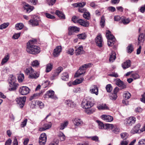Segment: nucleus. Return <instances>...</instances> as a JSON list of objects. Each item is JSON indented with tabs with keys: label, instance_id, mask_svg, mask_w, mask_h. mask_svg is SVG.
I'll use <instances>...</instances> for the list:
<instances>
[{
	"label": "nucleus",
	"instance_id": "f257e3e1",
	"mask_svg": "<svg viewBox=\"0 0 145 145\" xmlns=\"http://www.w3.org/2000/svg\"><path fill=\"white\" fill-rule=\"evenodd\" d=\"M36 42V40L34 39L30 40L27 43L26 50L28 53L33 54H36L40 52V48L34 45Z\"/></svg>",
	"mask_w": 145,
	"mask_h": 145
},
{
	"label": "nucleus",
	"instance_id": "f03ea898",
	"mask_svg": "<svg viewBox=\"0 0 145 145\" xmlns=\"http://www.w3.org/2000/svg\"><path fill=\"white\" fill-rule=\"evenodd\" d=\"M94 104L93 99L88 97L83 99L82 103V106L84 108L88 109L93 106Z\"/></svg>",
	"mask_w": 145,
	"mask_h": 145
},
{
	"label": "nucleus",
	"instance_id": "7ed1b4c3",
	"mask_svg": "<svg viewBox=\"0 0 145 145\" xmlns=\"http://www.w3.org/2000/svg\"><path fill=\"white\" fill-rule=\"evenodd\" d=\"M106 37L108 39V46H112L115 43V39L111 34L110 32L107 30L106 32Z\"/></svg>",
	"mask_w": 145,
	"mask_h": 145
},
{
	"label": "nucleus",
	"instance_id": "20e7f679",
	"mask_svg": "<svg viewBox=\"0 0 145 145\" xmlns=\"http://www.w3.org/2000/svg\"><path fill=\"white\" fill-rule=\"evenodd\" d=\"M97 122L98 123L99 127L100 129H108L110 128L112 129L114 127V125L113 124H104L103 122L99 120H97Z\"/></svg>",
	"mask_w": 145,
	"mask_h": 145
},
{
	"label": "nucleus",
	"instance_id": "39448f33",
	"mask_svg": "<svg viewBox=\"0 0 145 145\" xmlns=\"http://www.w3.org/2000/svg\"><path fill=\"white\" fill-rule=\"evenodd\" d=\"M44 98H50L54 100H56L58 99L57 97L54 95V92L52 90L48 91L44 95Z\"/></svg>",
	"mask_w": 145,
	"mask_h": 145
},
{
	"label": "nucleus",
	"instance_id": "423d86ee",
	"mask_svg": "<svg viewBox=\"0 0 145 145\" xmlns=\"http://www.w3.org/2000/svg\"><path fill=\"white\" fill-rule=\"evenodd\" d=\"M26 99V97L24 96L17 98L16 99V101L17 103L19 105L20 107L22 108L25 105Z\"/></svg>",
	"mask_w": 145,
	"mask_h": 145
},
{
	"label": "nucleus",
	"instance_id": "0eeeda50",
	"mask_svg": "<svg viewBox=\"0 0 145 145\" xmlns=\"http://www.w3.org/2000/svg\"><path fill=\"white\" fill-rule=\"evenodd\" d=\"M68 35H72L74 33H77L80 31V28L76 26H70L68 29Z\"/></svg>",
	"mask_w": 145,
	"mask_h": 145
},
{
	"label": "nucleus",
	"instance_id": "6e6552de",
	"mask_svg": "<svg viewBox=\"0 0 145 145\" xmlns=\"http://www.w3.org/2000/svg\"><path fill=\"white\" fill-rule=\"evenodd\" d=\"M30 91V89L26 86H22L20 88L19 91L22 95H24L29 93Z\"/></svg>",
	"mask_w": 145,
	"mask_h": 145
},
{
	"label": "nucleus",
	"instance_id": "1a4fd4ad",
	"mask_svg": "<svg viewBox=\"0 0 145 145\" xmlns=\"http://www.w3.org/2000/svg\"><path fill=\"white\" fill-rule=\"evenodd\" d=\"M47 137L45 133H42L40 136L39 142L40 145H44L46 141Z\"/></svg>",
	"mask_w": 145,
	"mask_h": 145
},
{
	"label": "nucleus",
	"instance_id": "9d476101",
	"mask_svg": "<svg viewBox=\"0 0 145 145\" xmlns=\"http://www.w3.org/2000/svg\"><path fill=\"white\" fill-rule=\"evenodd\" d=\"M125 123L127 126H131L134 124L136 121V118L133 116H131L127 118Z\"/></svg>",
	"mask_w": 145,
	"mask_h": 145
},
{
	"label": "nucleus",
	"instance_id": "9b49d317",
	"mask_svg": "<svg viewBox=\"0 0 145 145\" xmlns=\"http://www.w3.org/2000/svg\"><path fill=\"white\" fill-rule=\"evenodd\" d=\"M95 41L96 44L99 47L103 46V40L101 34H99L95 39Z\"/></svg>",
	"mask_w": 145,
	"mask_h": 145
},
{
	"label": "nucleus",
	"instance_id": "f8f14e48",
	"mask_svg": "<svg viewBox=\"0 0 145 145\" xmlns=\"http://www.w3.org/2000/svg\"><path fill=\"white\" fill-rule=\"evenodd\" d=\"M62 47L61 46H57L54 50L53 54L55 57L58 56L60 54L62 50Z\"/></svg>",
	"mask_w": 145,
	"mask_h": 145
},
{
	"label": "nucleus",
	"instance_id": "ddd939ff",
	"mask_svg": "<svg viewBox=\"0 0 145 145\" xmlns=\"http://www.w3.org/2000/svg\"><path fill=\"white\" fill-rule=\"evenodd\" d=\"M86 70L82 67H80L79 69L76 71L74 74V77H78L80 75L85 74L86 72Z\"/></svg>",
	"mask_w": 145,
	"mask_h": 145
},
{
	"label": "nucleus",
	"instance_id": "4468645a",
	"mask_svg": "<svg viewBox=\"0 0 145 145\" xmlns=\"http://www.w3.org/2000/svg\"><path fill=\"white\" fill-rule=\"evenodd\" d=\"M9 90L10 91L16 90L18 86V84L16 82H9Z\"/></svg>",
	"mask_w": 145,
	"mask_h": 145
},
{
	"label": "nucleus",
	"instance_id": "2eb2a0df",
	"mask_svg": "<svg viewBox=\"0 0 145 145\" xmlns=\"http://www.w3.org/2000/svg\"><path fill=\"white\" fill-rule=\"evenodd\" d=\"M24 10H26V12L29 13L32 11L34 9L33 6H31L28 4H26L23 7Z\"/></svg>",
	"mask_w": 145,
	"mask_h": 145
},
{
	"label": "nucleus",
	"instance_id": "dca6fc26",
	"mask_svg": "<svg viewBox=\"0 0 145 145\" xmlns=\"http://www.w3.org/2000/svg\"><path fill=\"white\" fill-rule=\"evenodd\" d=\"M101 117L102 119L106 122H111L113 120V117L109 115H103Z\"/></svg>",
	"mask_w": 145,
	"mask_h": 145
},
{
	"label": "nucleus",
	"instance_id": "f3484780",
	"mask_svg": "<svg viewBox=\"0 0 145 145\" xmlns=\"http://www.w3.org/2000/svg\"><path fill=\"white\" fill-rule=\"evenodd\" d=\"M145 40V37L142 33H140L138 39V45H141L143 44Z\"/></svg>",
	"mask_w": 145,
	"mask_h": 145
},
{
	"label": "nucleus",
	"instance_id": "a211bd4d",
	"mask_svg": "<svg viewBox=\"0 0 145 145\" xmlns=\"http://www.w3.org/2000/svg\"><path fill=\"white\" fill-rule=\"evenodd\" d=\"M34 69L31 67L27 68L25 71V73L27 75L29 74V77H34V76L32 74Z\"/></svg>",
	"mask_w": 145,
	"mask_h": 145
},
{
	"label": "nucleus",
	"instance_id": "6ab92c4d",
	"mask_svg": "<svg viewBox=\"0 0 145 145\" xmlns=\"http://www.w3.org/2000/svg\"><path fill=\"white\" fill-rule=\"evenodd\" d=\"M84 52L83 47L80 46L76 48L75 52V54L76 56H77L82 54Z\"/></svg>",
	"mask_w": 145,
	"mask_h": 145
},
{
	"label": "nucleus",
	"instance_id": "aec40b11",
	"mask_svg": "<svg viewBox=\"0 0 145 145\" xmlns=\"http://www.w3.org/2000/svg\"><path fill=\"white\" fill-rule=\"evenodd\" d=\"M73 122L75 126H81L82 123V121L79 118H75L73 120Z\"/></svg>",
	"mask_w": 145,
	"mask_h": 145
},
{
	"label": "nucleus",
	"instance_id": "412c9836",
	"mask_svg": "<svg viewBox=\"0 0 145 145\" xmlns=\"http://www.w3.org/2000/svg\"><path fill=\"white\" fill-rule=\"evenodd\" d=\"M52 126V124L51 123L49 124L46 123L44 125L43 127L40 128L39 130L40 131H43L51 128Z\"/></svg>",
	"mask_w": 145,
	"mask_h": 145
},
{
	"label": "nucleus",
	"instance_id": "4be33fe9",
	"mask_svg": "<svg viewBox=\"0 0 145 145\" xmlns=\"http://www.w3.org/2000/svg\"><path fill=\"white\" fill-rule=\"evenodd\" d=\"M131 66V61L128 60L122 64V67L124 69H125Z\"/></svg>",
	"mask_w": 145,
	"mask_h": 145
},
{
	"label": "nucleus",
	"instance_id": "5701e85b",
	"mask_svg": "<svg viewBox=\"0 0 145 145\" xmlns=\"http://www.w3.org/2000/svg\"><path fill=\"white\" fill-rule=\"evenodd\" d=\"M80 24L83 26L85 27H88L89 25V23L87 21H84L81 19H79L78 22Z\"/></svg>",
	"mask_w": 145,
	"mask_h": 145
},
{
	"label": "nucleus",
	"instance_id": "b1692460",
	"mask_svg": "<svg viewBox=\"0 0 145 145\" xmlns=\"http://www.w3.org/2000/svg\"><path fill=\"white\" fill-rule=\"evenodd\" d=\"M131 78H128L127 80V82H132L133 80V79H136L139 78V75L137 74H132Z\"/></svg>",
	"mask_w": 145,
	"mask_h": 145
},
{
	"label": "nucleus",
	"instance_id": "393cba45",
	"mask_svg": "<svg viewBox=\"0 0 145 145\" xmlns=\"http://www.w3.org/2000/svg\"><path fill=\"white\" fill-rule=\"evenodd\" d=\"M53 64L50 63L46 65L45 71L46 72H48L50 71L53 68Z\"/></svg>",
	"mask_w": 145,
	"mask_h": 145
},
{
	"label": "nucleus",
	"instance_id": "a878e982",
	"mask_svg": "<svg viewBox=\"0 0 145 145\" xmlns=\"http://www.w3.org/2000/svg\"><path fill=\"white\" fill-rule=\"evenodd\" d=\"M116 58V54L115 52L112 51L110 54L109 61L110 62H113Z\"/></svg>",
	"mask_w": 145,
	"mask_h": 145
},
{
	"label": "nucleus",
	"instance_id": "bb28decb",
	"mask_svg": "<svg viewBox=\"0 0 145 145\" xmlns=\"http://www.w3.org/2000/svg\"><path fill=\"white\" fill-rule=\"evenodd\" d=\"M32 104L35 105H38L41 109L43 108L44 107V104L41 101H32Z\"/></svg>",
	"mask_w": 145,
	"mask_h": 145
},
{
	"label": "nucleus",
	"instance_id": "cd10ccee",
	"mask_svg": "<svg viewBox=\"0 0 145 145\" xmlns=\"http://www.w3.org/2000/svg\"><path fill=\"white\" fill-rule=\"evenodd\" d=\"M55 13L60 18L64 19H65V15L62 12L58 10H56Z\"/></svg>",
	"mask_w": 145,
	"mask_h": 145
},
{
	"label": "nucleus",
	"instance_id": "c85d7f7f",
	"mask_svg": "<svg viewBox=\"0 0 145 145\" xmlns=\"http://www.w3.org/2000/svg\"><path fill=\"white\" fill-rule=\"evenodd\" d=\"M130 21L131 20L130 19L123 17L121 18L120 23L123 24L124 25H126L129 23Z\"/></svg>",
	"mask_w": 145,
	"mask_h": 145
},
{
	"label": "nucleus",
	"instance_id": "c756f323",
	"mask_svg": "<svg viewBox=\"0 0 145 145\" xmlns=\"http://www.w3.org/2000/svg\"><path fill=\"white\" fill-rule=\"evenodd\" d=\"M68 121H66L64 122L63 123L60 124V125L59 127V128L60 130H62L64 129L68 125Z\"/></svg>",
	"mask_w": 145,
	"mask_h": 145
},
{
	"label": "nucleus",
	"instance_id": "7c9ffc66",
	"mask_svg": "<svg viewBox=\"0 0 145 145\" xmlns=\"http://www.w3.org/2000/svg\"><path fill=\"white\" fill-rule=\"evenodd\" d=\"M65 103L68 106L71 107H73L75 106V104L73 102L70 100H66L65 101Z\"/></svg>",
	"mask_w": 145,
	"mask_h": 145
},
{
	"label": "nucleus",
	"instance_id": "2f4dec72",
	"mask_svg": "<svg viewBox=\"0 0 145 145\" xmlns=\"http://www.w3.org/2000/svg\"><path fill=\"white\" fill-rule=\"evenodd\" d=\"M140 127V125L139 123L137 124L134 127L132 132L134 134L137 133L140 130L139 129Z\"/></svg>",
	"mask_w": 145,
	"mask_h": 145
},
{
	"label": "nucleus",
	"instance_id": "473e14b6",
	"mask_svg": "<svg viewBox=\"0 0 145 145\" xmlns=\"http://www.w3.org/2000/svg\"><path fill=\"white\" fill-rule=\"evenodd\" d=\"M42 93V92L40 93H37L33 94V95L31 96L29 98V100L31 101L33 99H36L37 98L41 95Z\"/></svg>",
	"mask_w": 145,
	"mask_h": 145
},
{
	"label": "nucleus",
	"instance_id": "72a5a7b5",
	"mask_svg": "<svg viewBox=\"0 0 145 145\" xmlns=\"http://www.w3.org/2000/svg\"><path fill=\"white\" fill-rule=\"evenodd\" d=\"M69 75L67 72L63 73L61 76V78L63 81H67L69 78Z\"/></svg>",
	"mask_w": 145,
	"mask_h": 145
},
{
	"label": "nucleus",
	"instance_id": "f704fd0d",
	"mask_svg": "<svg viewBox=\"0 0 145 145\" xmlns=\"http://www.w3.org/2000/svg\"><path fill=\"white\" fill-rule=\"evenodd\" d=\"M29 24L33 26H35L39 24L38 20H31L29 21Z\"/></svg>",
	"mask_w": 145,
	"mask_h": 145
},
{
	"label": "nucleus",
	"instance_id": "c9c22d12",
	"mask_svg": "<svg viewBox=\"0 0 145 145\" xmlns=\"http://www.w3.org/2000/svg\"><path fill=\"white\" fill-rule=\"evenodd\" d=\"M24 27L23 24L19 23L15 25V28L17 30H20L22 29Z\"/></svg>",
	"mask_w": 145,
	"mask_h": 145
},
{
	"label": "nucleus",
	"instance_id": "e433bc0d",
	"mask_svg": "<svg viewBox=\"0 0 145 145\" xmlns=\"http://www.w3.org/2000/svg\"><path fill=\"white\" fill-rule=\"evenodd\" d=\"M91 92L95 94L96 95L98 94V89L96 86H94L93 88L90 90Z\"/></svg>",
	"mask_w": 145,
	"mask_h": 145
},
{
	"label": "nucleus",
	"instance_id": "4c0bfd02",
	"mask_svg": "<svg viewBox=\"0 0 145 145\" xmlns=\"http://www.w3.org/2000/svg\"><path fill=\"white\" fill-rule=\"evenodd\" d=\"M131 96L130 93L127 91H125L123 94V97L125 100L129 99Z\"/></svg>",
	"mask_w": 145,
	"mask_h": 145
},
{
	"label": "nucleus",
	"instance_id": "58836bf2",
	"mask_svg": "<svg viewBox=\"0 0 145 145\" xmlns=\"http://www.w3.org/2000/svg\"><path fill=\"white\" fill-rule=\"evenodd\" d=\"M116 85L120 87L121 89L126 88V85L124 82H116Z\"/></svg>",
	"mask_w": 145,
	"mask_h": 145
},
{
	"label": "nucleus",
	"instance_id": "ea45409f",
	"mask_svg": "<svg viewBox=\"0 0 145 145\" xmlns=\"http://www.w3.org/2000/svg\"><path fill=\"white\" fill-rule=\"evenodd\" d=\"M32 74L34 76V77H29V78L31 79H36L39 77V73L36 71H35L34 70H33V72Z\"/></svg>",
	"mask_w": 145,
	"mask_h": 145
},
{
	"label": "nucleus",
	"instance_id": "a19ab883",
	"mask_svg": "<svg viewBox=\"0 0 145 145\" xmlns=\"http://www.w3.org/2000/svg\"><path fill=\"white\" fill-rule=\"evenodd\" d=\"M95 108H91V109H87L85 110V112L88 115H90L93 114V112H95Z\"/></svg>",
	"mask_w": 145,
	"mask_h": 145
},
{
	"label": "nucleus",
	"instance_id": "79ce46f5",
	"mask_svg": "<svg viewBox=\"0 0 145 145\" xmlns=\"http://www.w3.org/2000/svg\"><path fill=\"white\" fill-rule=\"evenodd\" d=\"M9 57L8 55L5 56V57L2 59L1 62V64L3 65L6 63L9 60Z\"/></svg>",
	"mask_w": 145,
	"mask_h": 145
},
{
	"label": "nucleus",
	"instance_id": "37998d69",
	"mask_svg": "<svg viewBox=\"0 0 145 145\" xmlns=\"http://www.w3.org/2000/svg\"><path fill=\"white\" fill-rule=\"evenodd\" d=\"M39 62L37 60H34L31 63V65L33 67H37L39 66Z\"/></svg>",
	"mask_w": 145,
	"mask_h": 145
},
{
	"label": "nucleus",
	"instance_id": "c03bdc74",
	"mask_svg": "<svg viewBox=\"0 0 145 145\" xmlns=\"http://www.w3.org/2000/svg\"><path fill=\"white\" fill-rule=\"evenodd\" d=\"M133 50V47L132 44H130L127 47V52L129 53H131Z\"/></svg>",
	"mask_w": 145,
	"mask_h": 145
},
{
	"label": "nucleus",
	"instance_id": "a18cd8bd",
	"mask_svg": "<svg viewBox=\"0 0 145 145\" xmlns=\"http://www.w3.org/2000/svg\"><path fill=\"white\" fill-rule=\"evenodd\" d=\"M98 108L99 110H107L108 109V108L106 104H102L101 105L99 106Z\"/></svg>",
	"mask_w": 145,
	"mask_h": 145
},
{
	"label": "nucleus",
	"instance_id": "49530a36",
	"mask_svg": "<svg viewBox=\"0 0 145 145\" xmlns=\"http://www.w3.org/2000/svg\"><path fill=\"white\" fill-rule=\"evenodd\" d=\"M63 70V68L62 67L60 66L58 67L54 71V72L58 75H59V73Z\"/></svg>",
	"mask_w": 145,
	"mask_h": 145
},
{
	"label": "nucleus",
	"instance_id": "de8ad7c7",
	"mask_svg": "<svg viewBox=\"0 0 145 145\" xmlns=\"http://www.w3.org/2000/svg\"><path fill=\"white\" fill-rule=\"evenodd\" d=\"M78 38L80 39H85L86 37V35L85 33H81L77 35Z\"/></svg>",
	"mask_w": 145,
	"mask_h": 145
},
{
	"label": "nucleus",
	"instance_id": "09e8293b",
	"mask_svg": "<svg viewBox=\"0 0 145 145\" xmlns=\"http://www.w3.org/2000/svg\"><path fill=\"white\" fill-rule=\"evenodd\" d=\"M88 138H91V140H92L94 141L95 142H99V138L98 137L95 136L92 137H88Z\"/></svg>",
	"mask_w": 145,
	"mask_h": 145
},
{
	"label": "nucleus",
	"instance_id": "8fccbe9b",
	"mask_svg": "<svg viewBox=\"0 0 145 145\" xmlns=\"http://www.w3.org/2000/svg\"><path fill=\"white\" fill-rule=\"evenodd\" d=\"M58 75L55 72H54L52 74V76L50 77V79L51 80H54L57 78L58 76Z\"/></svg>",
	"mask_w": 145,
	"mask_h": 145
},
{
	"label": "nucleus",
	"instance_id": "3c124183",
	"mask_svg": "<svg viewBox=\"0 0 145 145\" xmlns=\"http://www.w3.org/2000/svg\"><path fill=\"white\" fill-rule=\"evenodd\" d=\"M24 78V75L23 74H20L18 77V79L19 82H23Z\"/></svg>",
	"mask_w": 145,
	"mask_h": 145
},
{
	"label": "nucleus",
	"instance_id": "603ef678",
	"mask_svg": "<svg viewBox=\"0 0 145 145\" xmlns=\"http://www.w3.org/2000/svg\"><path fill=\"white\" fill-rule=\"evenodd\" d=\"M8 22L4 23L0 25V29H2L7 28L9 25Z\"/></svg>",
	"mask_w": 145,
	"mask_h": 145
},
{
	"label": "nucleus",
	"instance_id": "864d4df0",
	"mask_svg": "<svg viewBox=\"0 0 145 145\" xmlns=\"http://www.w3.org/2000/svg\"><path fill=\"white\" fill-rule=\"evenodd\" d=\"M120 136L122 138L123 140L127 139L128 136V134L126 133H123L120 134Z\"/></svg>",
	"mask_w": 145,
	"mask_h": 145
},
{
	"label": "nucleus",
	"instance_id": "5fc2aeb1",
	"mask_svg": "<svg viewBox=\"0 0 145 145\" xmlns=\"http://www.w3.org/2000/svg\"><path fill=\"white\" fill-rule=\"evenodd\" d=\"M117 97V94H115L114 93L110 94L109 97L110 99L112 100H115Z\"/></svg>",
	"mask_w": 145,
	"mask_h": 145
},
{
	"label": "nucleus",
	"instance_id": "6e6d98bb",
	"mask_svg": "<svg viewBox=\"0 0 145 145\" xmlns=\"http://www.w3.org/2000/svg\"><path fill=\"white\" fill-rule=\"evenodd\" d=\"M106 88L107 92L109 93L110 92L112 89V87L110 84L107 85Z\"/></svg>",
	"mask_w": 145,
	"mask_h": 145
},
{
	"label": "nucleus",
	"instance_id": "4d7b16f0",
	"mask_svg": "<svg viewBox=\"0 0 145 145\" xmlns=\"http://www.w3.org/2000/svg\"><path fill=\"white\" fill-rule=\"evenodd\" d=\"M92 65V64L91 63H88L85 64H84L82 66V68L84 69L85 70L87 68L91 67Z\"/></svg>",
	"mask_w": 145,
	"mask_h": 145
},
{
	"label": "nucleus",
	"instance_id": "13d9d810",
	"mask_svg": "<svg viewBox=\"0 0 145 145\" xmlns=\"http://www.w3.org/2000/svg\"><path fill=\"white\" fill-rule=\"evenodd\" d=\"M83 16L85 18L89 20L90 18V14L88 12H85L83 15Z\"/></svg>",
	"mask_w": 145,
	"mask_h": 145
},
{
	"label": "nucleus",
	"instance_id": "bf43d9fd",
	"mask_svg": "<svg viewBox=\"0 0 145 145\" xmlns=\"http://www.w3.org/2000/svg\"><path fill=\"white\" fill-rule=\"evenodd\" d=\"M82 82H69L67 83V85L69 86L76 85L81 83Z\"/></svg>",
	"mask_w": 145,
	"mask_h": 145
},
{
	"label": "nucleus",
	"instance_id": "052dcab7",
	"mask_svg": "<svg viewBox=\"0 0 145 145\" xmlns=\"http://www.w3.org/2000/svg\"><path fill=\"white\" fill-rule=\"evenodd\" d=\"M8 80L11 82H15L16 80V78L12 75H10L9 76Z\"/></svg>",
	"mask_w": 145,
	"mask_h": 145
},
{
	"label": "nucleus",
	"instance_id": "680f3d73",
	"mask_svg": "<svg viewBox=\"0 0 145 145\" xmlns=\"http://www.w3.org/2000/svg\"><path fill=\"white\" fill-rule=\"evenodd\" d=\"M74 50L72 48H70L67 50V52L68 54L71 55H72L74 54Z\"/></svg>",
	"mask_w": 145,
	"mask_h": 145
},
{
	"label": "nucleus",
	"instance_id": "e2e57ef3",
	"mask_svg": "<svg viewBox=\"0 0 145 145\" xmlns=\"http://www.w3.org/2000/svg\"><path fill=\"white\" fill-rule=\"evenodd\" d=\"M56 0H47L48 4L49 5H53L55 3Z\"/></svg>",
	"mask_w": 145,
	"mask_h": 145
},
{
	"label": "nucleus",
	"instance_id": "0e129e2a",
	"mask_svg": "<svg viewBox=\"0 0 145 145\" xmlns=\"http://www.w3.org/2000/svg\"><path fill=\"white\" fill-rule=\"evenodd\" d=\"M105 19L104 16H102L101 17V20L100 22V25L101 27H103L105 26Z\"/></svg>",
	"mask_w": 145,
	"mask_h": 145
},
{
	"label": "nucleus",
	"instance_id": "69168bd1",
	"mask_svg": "<svg viewBox=\"0 0 145 145\" xmlns=\"http://www.w3.org/2000/svg\"><path fill=\"white\" fill-rule=\"evenodd\" d=\"M44 14L46 17L48 18L53 19L55 18V17L54 16L51 15L50 14L45 13Z\"/></svg>",
	"mask_w": 145,
	"mask_h": 145
},
{
	"label": "nucleus",
	"instance_id": "338daca9",
	"mask_svg": "<svg viewBox=\"0 0 145 145\" xmlns=\"http://www.w3.org/2000/svg\"><path fill=\"white\" fill-rule=\"evenodd\" d=\"M27 121V119H25L22 122L21 124V127H24L26 125Z\"/></svg>",
	"mask_w": 145,
	"mask_h": 145
},
{
	"label": "nucleus",
	"instance_id": "774afa93",
	"mask_svg": "<svg viewBox=\"0 0 145 145\" xmlns=\"http://www.w3.org/2000/svg\"><path fill=\"white\" fill-rule=\"evenodd\" d=\"M129 142L127 140H123L121 141L120 144V145H127Z\"/></svg>",
	"mask_w": 145,
	"mask_h": 145
}]
</instances>
